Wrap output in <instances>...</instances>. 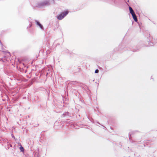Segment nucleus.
<instances>
[{
    "label": "nucleus",
    "instance_id": "obj_13",
    "mask_svg": "<svg viewBox=\"0 0 157 157\" xmlns=\"http://www.w3.org/2000/svg\"><path fill=\"white\" fill-rule=\"evenodd\" d=\"M138 50V49H137V50H135V49H134L133 50V51L134 52H137V50Z\"/></svg>",
    "mask_w": 157,
    "mask_h": 157
},
{
    "label": "nucleus",
    "instance_id": "obj_17",
    "mask_svg": "<svg viewBox=\"0 0 157 157\" xmlns=\"http://www.w3.org/2000/svg\"><path fill=\"white\" fill-rule=\"evenodd\" d=\"M10 144L9 143H8V142L7 143V145H10Z\"/></svg>",
    "mask_w": 157,
    "mask_h": 157
},
{
    "label": "nucleus",
    "instance_id": "obj_5",
    "mask_svg": "<svg viewBox=\"0 0 157 157\" xmlns=\"http://www.w3.org/2000/svg\"><path fill=\"white\" fill-rule=\"evenodd\" d=\"M35 22L36 23V25H38L41 29H44V28L43 25L40 23L39 21H35Z\"/></svg>",
    "mask_w": 157,
    "mask_h": 157
},
{
    "label": "nucleus",
    "instance_id": "obj_2",
    "mask_svg": "<svg viewBox=\"0 0 157 157\" xmlns=\"http://www.w3.org/2000/svg\"><path fill=\"white\" fill-rule=\"evenodd\" d=\"M10 56V52L2 51L0 52V61L5 62L8 60Z\"/></svg>",
    "mask_w": 157,
    "mask_h": 157
},
{
    "label": "nucleus",
    "instance_id": "obj_22",
    "mask_svg": "<svg viewBox=\"0 0 157 157\" xmlns=\"http://www.w3.org/2000/svg\"><path fill=\"white\" fill-rule=\"evenodd\" d=\"M97 123H98V124H100L99 123V122H97Z\"/></svg>",
    "mask_w": 157,
    "mask_h": 157
},
{
    "label": "nucleus",
    "instance_id": "obj_12",
    "mask_svg": "<svg viewBox=\"0 0 157 157\" xmlns=\"http://www.w3.org/2000/svg\"><path fill=\"white\" fill-rule=\"evenodd\" d=\"M99 72V70L98 69H96L95 71V73H98Z\"/></svg>",
    "mask_w": 157,
    "mask_h": 157
},
{
    "label": "nucleus",
    "instance_id": "obj_16",
    "mask_svg": "<svg viewBox=\"0 0 157 157\" xmlns=\"http://www.w3.org/2000/svg\"><path fill=\"white\" fill-rule=\"evenodd\" d=\"M60 40H61L62 43L63 42V40L62 39H61Z\"/></svg>",
    "mask_w": 157,
    "mask_h": 157
},
{
    "label": "nucleus",
    "instance_id": "obj_10",
    "mask_svg": "<svg viewBox=\"0 0 157 157\" xmlns=\"http://www.w3.org/2000/svg\"><path fill=\"white\" fill-rule=\"evenodd\" d=\"M116 3L117 2L115 0H114L113 1H112L110 2V3L112 4H116Z\"/></svg>",
    "mask_w": 157,
    "mask_h": 157
},
{
    "label": "nucleus",
    "instance_id": "obj_20",
    "mask_svg": "<svg viewBox=\"0 0 157 157\" xmlns=\"http://www.w3.org/2000/svg\"><path fill=\"white\" fill-rule=\"evenodd\" d=\"M12 135H13L12 137L14 138H15L13 136L12 134Z\"/></svg>",
    "mask_w": 157,
    "mask_h": 157
},
{
    "label": "nucleus",
    "instance_id": "obj_18",
    "mask_svg": "<svg viewBox=\"0 0 157 157\" xmlns=\"http://www.w3.org/2000/svg\"><path fill=\"white\" fill-rule=\"evenodd\" d=\"M102 125V126L104 127V128H105V127L104 126H103V125Z\"/></svg>",
    "mask_w": 157,
    "mask_h": 157
},
{
    "label": "nucleus",
    "instance_id": "obj_15",
    "mask_svg": "<svg viewBox=\"0 0 157 157\" xmlns=\"http://www.w3.org/2000/svg\"><path fill=\"white\" fill-rule=\"evenodd\" d=\"M32 26V24H29V27H31Z\"/></svg>",
    "mask_w": 157,
    "mask_h": 157
},
{
    "label": "nucleus",
    "instance_id": "obj_3",
    "mask_svg": "<svg viewBox=\"0 0 157 157\" xmlns=\"http://www.w3.org/2000/svg\"><path fill=\"white\" fill-rule=\"evenodd\" d=\"M68 13V11H66L62 12L59 15L57 16L56 17L59 20H60L63 18Z\"/></svg>",
    "mask_w": 157,
    "mask_h": 157
},
{
    "label": "nucleus",
    "instance_id": "obj_21",
    "mask_svg": "<svg viewBox=\"0 0 157 157\" xmlns=\"http://www.w3.org/2000/svg\"><path fill=\"white\" fill-rule=\"evenodd\" d=\"M57 45H60V44H57Z\"/></svg>",
    "mask_w": 157,
    "mask_h": 157
},
{
    "label": "nucleus",
    "instance_id": "obj_14",
    "mask_svg": "<svg viewBox=\"0 0 157 157\" xmlns=\"http://www.w3.org/2000/svg\"><path fill=\"white\" fill-rule=\"evenodd\" d=\"M6 139H4V140H3V141H4V142H6Z\"/></svg>",
    "mask_w": 157,
    "mask_h": 157
},
{
    "label": "nucleus",
    "instance_id": "obj_11",
    "mask_svg": "<svg viewBox=\"0 0 157 157\" xmlns=\"http://www.w3.org/2000/svg\"><path fill=\"white\" fill-rule=\"evenodd\" d=\"M20 148L21 151H24V149L21 146Z\"/></svg>",
    "mask_w": 157,
    "mask_h": 157
},
{
    "label": "nucleus",
    "instance_id": "obj_8",
    "mask_svg": "<svg viewBox=\"0 0 157 157\" xmlns=\"http://www.w3.org/2000/svg\"><path fill=\"white\" fill-rule=\"evenodd\" d=\"M135 131H132L130 132L128 134V136L129 140H130L131 138V135L135 132Z\"/></svg>",
    "mask_w": 157,
    "mask_h": 157
},
{
    "label": "nucleus",
    "instance_id": "obj_23",
    "mask_svg": "<svg viewBox=\"0 0 157 157\" xmlns=\"http://www.w3.org/2000/svg\"><path fill=\"white\" fill-rule=\"evenodd\" d=\"M48 73H47V75H48Z\"/></svg>",
    "mask_w": 157,
    "mask_h": 157
},
{
    "label": "nucleus",
    "instance_id": "obj_9",
    "mask_svg": "<svg viewBox=\"0 0 157 157\" xmlns=\"http://www.w3.org/2000/svg\"><path fill=\"white\" fill-rule=\"evenodd\" d=\"M70 114V113L68 112H65L63 114V115L64 116H69Z\"/></svg>",
    "mask_w": 157,
    "mask_h": 157
},
{
    "label": "nucleus",
    "instance_id": "obj_19",
    "mask_svg": "<svg viewBox=\"0 0 157 157\" xmlns=\"http://www.w3.org/2000/svg\"><path fill=\"white\" fill-rule=\"evenodd\" d=\"M10 147H12V145H11V144H10Z\"/></svg>",
    "mask_w": 157,
    "mask_h": 157
},
{
    "label": "nucleus",
    "instance_id": "obj_6",
    "mask_svg": "<svg viewBox=\"0 0 157 157\" xmlns=\"http://www.w3.org/2000/svg\"><path fill=\"white\" fill-rule=\"evenodd\" d=\"M129 10L130 13L132 14V15L135 13V12H134L133 10L132 9V7L130 6L129 7Z\"/></svg>",
    "mask_w": 157,
    "mask_h": 157
},
{
    "label": "nucleus",
    "instance_id": "obj_4",
    "mask_svg": "<svg viewBox=\"0 0 157 157\" xmlns=\"http://www.w3.org/2000/svg\"><path fill=\"white\" fill-rule=\"evenodd\" d=\"M147 42L148 43V44H147V43H146V46H153L154 45V43L150 41V40L148 39L147 40Z\"/></svg>",
    "mask_w": 157,
    "mask_h": 157
},
{
    "label": "nucleus",
    "instance_id": "obj_7",
    "mask_svg": "<svg viewBox=\"0 0 157 157\" xmlns=\"http://www.w3.org/2000/svg\"><path fill=\"white\" fill-rule=\"evenodd\" d=\"M132 17H133V18L135 21L137 22L138 21L137 17L135 14V13H134V14H133L132 15Z\"/></svg>",
    "mask_w": 157,
    "mask_h": 157
},
{
    "label": "nucleus",
    "instance_id": "obj_1",
    "mask_svg": "<svg viewBox=\"0 0 157 157\" xmlns=\"http://www.w3.org/2000/svg\"><path fill=\"white\" fill-rule=\"evenodd\" d=\"M54 3V0H45L37 2L36 6L38 7L41 8L43 6L49 5Z\"/></svg>",
    "mask_w": 157,
    "mask_h": 157
}]
</instances>
